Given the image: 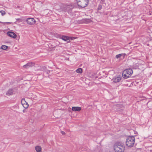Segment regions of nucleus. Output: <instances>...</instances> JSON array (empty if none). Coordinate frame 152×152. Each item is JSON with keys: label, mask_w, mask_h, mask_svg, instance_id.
<instances>
[{"label": "nucleus", "mask_w": 152, "mask_h": 152, "mask_svg": "<svg viewBox=\"0 0 152 152\" xmlns=\"http://www.w3.org/2000/svg\"><path fill=\"white\" fill-rule=\"evenodd\" d=\"M126 72H127L128 74H129L131 76L132 75L133 73V71L130 68L127 69H126Z\"/></svg>", "instance_id": "obj_16"}, {"label": "nucleus", "mask_w": 152, "mask_h": 152, "mask_svg": "<svg viewBox=\"0 0 152 152\" xmlns=\"http://www.w3.org/2000/svg\"><path fill=\"white\" fill-rule=\"evenodd\" d=\"M121 77H119L118 76H116L114 77L112 80L115 83H118L120 81L121 79Z\"/></svg>", "instance_id": "obj_7"}, {"label": "nucleus", "mask_w": 152, "mask_h": 152, "mask_svg": "<svg viewBox=\"0 0 152 152\" xmlns=\"http://www.w3.org/2000/svg\"><path fill=\"white\" fill-rule=\"evenodd\" d=\"M21 103L23 107L25 108H27L28 107L29 105L28 103L25 101L24 99L23 98L22 99Z\"/></svg>", "instance_id": "obj_8"}, {"label": "nucleus", "mask_w": 152, "mask_h": 152, "mask_svg": "<svg viewBox=\"0 0 152 152\" xmlns=\"http://www.w3.org/2000/svg\"><path fill=\"white\" fill-rule=\"evenodd\" d=\"M0 13H1V14L2 16H3L5 14V12L3 10L0 11Z\"/></svg>", "instance_id": "obj_20"}, {"label": "nucleus", "mask_w": 152, "mask_h": 152, "mask_svg": "<svg viewBox=\"0 0 152 152\" xmlns=\"http://www.w3.org/2000/svg\"><path fill=\"white\" fill-rule=\"evenodd\" d=\"M116 107L118 111H121L124 109V106L122 104H118Z\"/></svg>", "instance_id": "obj_12"}, {"label": "nucleus", "mask_w": 152, "mask_h": 152, "mask_svg": "<svg viewBox=\"0 0 152 152\" xmlns=\"http://www.w3.org/2000/svg\"><path fill=\"white\" fill-rule=\"evenodd\" d=\"M35 148L37 152H41L42 151V147L40 146H36Z\"/></svg>", "instance_id": "obj_13"}, {"label": "nucleus", "mask_w": 152, "mask_h": 152, "mask_svg": "<svg viewBox=\"0 0 152 152\" xmlns=\"http://www.w3.org/2000/svg\"><path fill=\"white\" fill-rule=\"evenodd\" d=\"M16 20L17 21H21V19L20 18L16 19Z\"/></svg>", "instance_id": "obj_24"}, {"label": "nucleus", "mask_w": 152, "mask_h": 152, "mask_svg": "<svg viewBox=\"0 0 152 152\" xmlns=\"http://www.w3.org/2000/svg\"><path fill=\"white\" fill-rule=\"evenodd\" d=\"M31 122H32V120H31Z\"/></svg>", "instance_id": "obj_28"}, {"label": "nucleus", "mask_w": 152, "mask_h": 152, "mask_svg": "<svg viewBox=\"0 0 152 152\" xmlns=\"http://www.w3.org/2000/svg\"><path fill=\"white\" fill-rule=\"evenodd\" d=\"M72 8L70 7L68 9V7H67V10H68V12H71L72 10Z\"/></svg>", "instance_id": "obj_21"}, {"label": "nucleus", "mask_w": 152, "mask_h": 152, "mask_svg": "<svg viewBox=\"0 0 152 152\" xmlns=\"http://www.w3.org/2000/svg\"><path fill=\"white\" fill-rule=\"evenodd\" d=\"M101 9V7H99L98 9V10H100Z\"/></svg>", "instance_id": "obj_25"}, {"label": "nucleus", "mask_w": 152, "mask_h": 152, "mask_svg": "<svg viewBox=\"0 0 152 152\" xmlns=\"http://www.w3.org/2000/svg\"><path fill=\"white\" fill-rule=\"evenodd\" d=\"M124 55V54H119L115 56V58H120L122 55Z\"/></svg>", "instance_id": "obj_19"}, {"label": "nucleus", "mask_w": 152, "mask_h": 152, "mask_svg": "<svg viewBox=\"0 0 152 152\" xmlns=\"http://www.w3.org/2000/svg\"><path fill=\"white\" fill-rule=\"evenodd\" d=\"M0 23H7V24H11L12 23V22H2L0 21Z\"/></svg>", "instance_id": "obj_23"}, {"label": "nucleus", "mask_w": 152, "mask_h": 152, "mask_svg": "<svg viewBox=\"0 0 152 152\" xmlns=\"http://www.w3.org/2000/svg\"><path fill=\"white\" fill-rule=\"evenodd\" d=\"M90 20L89 19L85 18L81 20V23H88L90 22Z\"/></svg>", "instance_id": "obj_15"}, {"label": "nucleus", "mask_w": 152, "mask_h": 152, "mask_svg": "<svg viewBox=\"0 0 152 152\" xmlns=\"http://www.w3.org/2000/svg\"><path fill=\"white\" fill-rule=\"evenodd\" d=\"M81 109V107H73L72 108V110L73 111H79Z\"/></svg>", "instance_id": "obj_14"}, {"label": "nucleus", "mask_w": 152, "mask_h": 152, "mask_svg": "<svg viewBox=\"0 0 152 152\" xmlns=\"http://www.w3.org/2000/svg\"><path fill=\"white\" fill-rule=\"evenodd\" d=\"M7 35L13 38H15L17 37L16 35L13 32L9 31L7 33Z\"/></svg>", "instance_id": "obj_10"}, {"label": "nucleus", "mask_w": 152, "mask_h": 152, "mask_svg": "<svg viewBox=\"0 0 152 152\" xmlns=\"http://www.w3.org/2000/svg\"><path fill=\"white\" fill-rule=\"evenodd\" d=\"M126 70H125L123 72L122 76L123 78L124 79H127L130 77L131 76L129 74H128L127 72H126Z\"/></svg>", "instance_id": "obj_9"}, {"label": "nucleus", "mask_w": 152, "mask_h": 152, "mask_svg": "<svg viewBox=\"0 0 152 152\" xmlns=\"http://www.w3.org/2000/svg\"><path fill=\"white\" fill-rule=\"evenodd\" d=\"M61 133H65V132H64L63 131H61Z\"/></svg>", "instance_id": "obj_26"}, {"label": "nucleus", "mask_w": 152, "mask_h": 152, "mask_svg": "<svg viewBox=\"0 0 152 152\" xmlns=\"http://www.w3.org/2000/svg\"><path fill=\"white\" fill-rule=\"evenodd\" d=\"M114 148L115 152H124L125 148L124 143L118 142L114 144Z\"/></svg>", "instance_id": "obj_1"}, {"label": "nucleus", "mask_w": 152, "mask_h": 152, "mask_svg": "<svg viewBox=\"0 0 152 152\" xmlns=\"http://www.w3.org/2000/svg\"><path fill=\"white\" fill-rule=\"evenodd\" d=\"M35 65V63L33 62H28L25 65L23 66L24 68L27 69L30 67H32L34 66Z\"/></svg>", "instance_id": "obj_6"}, {"label": "nucleus", "mask_w": 152, "mask_h": 152, "mask_svg": "<svg viewBox=\"0 0 152 152\" xmlns=\"http://www.w3.org/2000/svg\"><path fill=\"white\" fill-rule=\"evenodd\" d=\"M27 23L29 25H33L35 24L36 21L33 18H28L26 20Z\"/></svg>", "instance_id": "obj_5"}, {"label": "nucleus", "mask_w": 152, "mask_h": 152, "mask_svg": "<svg viewBox=\"0 0 152 152\" xmlns=\"http://www.w3.org/2000/svg\"><path fill=\"white\" fill-rule=\"evenodd\" d=\"M58 37L60 38L67 42H69L71 39V37L66 36H63L60 34H58Z\"/></svg>", "instance_id": "obj_4"}, {"label": "nucleus", "mask_w": 152, "mask_h": 152, "mask_svg": "<svg viewBox=\"0 0 152 152\" xmlns=\"http://www.w3.org/2000/svg\"><path fill=\"white\" fill-rule=\"evenodd\" d=\"M31 122H32V120H31Z\"/></svg>", "instance_id": "obj_27"}, {"label": "nucleus", "mask_w": 152, "mask_h": 152, "mask_svg": "<svg viewBox=\"0 0 152 152\" xmlns=\"http://www.w3.org/2000/svg\"><path fill=\"white\" fill-rule=\"evenodd\" d=\"M14 91L12 89H9L6 92V95L7 96H9L13 94Z\"/></svg>", "instance_id": "obj_11"}, {"label": "nucleus", "mask_w": 152, "mask_h": 152, "mask_svg": "<svg viewBox=\"0 0 152 152\" xmlns=\"http://www.w3.org/2000/svg\"><path fill=\"white\" fill-rule=\"evenodd\" d=\"M45 72L47 73V74H49L50 73V71L48 70H45Z\"/></svg>", "instance_id": "obj_22"}, {"label": "nucleus", "mask_w": 152, "mask_h": 152, "mask_svg": "<svg viewBox=\"0 0 152 152\" xmlns=\"http://www.w3.org/2000/svg\"><path fill=\"white\" fill-rule=\"evenodd\" d=\"M8 47L5 45H2L1 47V48L4 50H6L7 48Z\"/></svg>", "instance_id": "obj_18"}, {"label": "nucleus", "mask_w": 152, "mask_h": 152, "mask_svg": "<svg viewBox=\"0 0 152 152\" xmlns=\"http://www.w3.org/2000/svg\"><path fill=\"white\" fill-rule=\"evenodd\" d=\"M135 138L133 136H129L126 140V145L129 147H133L135 143Z\"/></svg>", "instance_id": "obj_2"}, {"label": "nucleus", "mask_w": 152, "mask_h": 152, "mask_svg": "<svg viewBox=\"0 0 152 152\" xmlns=\"http://www.w3.org/2000/svg\"><path fill=\"white\" fill-rule=\"evenodd\" d=\"M76 72L77 73H82L83 70L81 68H79L76 70Z\"/></svg>", "instance_id": "obj_17"}, {"label": "nucleus", "mask_w": 152, "mask_h": 152, "mask_svg": "<svg viewBox=\"0 0 152 152\" xmlns=\"http://www.w3.org/2000/svg\"><path fill=\"white\" fill-rule=\"evenodd\" d=\"M89 0H77V5L81 8L86 7L88 3Z\"/></svg>", "instance_id": "obj_3"}]
</instances>
